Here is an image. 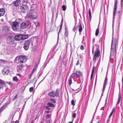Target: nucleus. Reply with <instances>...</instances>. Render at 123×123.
<instances>
[{"instance_id":"18","label":"nucleus","mask_w":123,"mask_h":123,"mask_svg":"<svg viewBox=\"0 0 123 123\" xmlns=\"http://www.w3.org/2000/svg\"><path fill=\"white\" fill-rule=\"evenodd\" d=\"M5 12V9L3 8H0V17L3 16Z\"/></svg>"},{"instance_id":"7","label":"nucleus","mask_w":123,"mask_h":123,"mask_svg":"<svg viewBox=\"0 0 123 123\" xmlns=\"http://www.w3.org/2000/svg\"><path fill=\"white\" fill-rule=\"evenodd\" d=\"M20 9L22 12L25 13L28 11V8L27 5H24L21 6Z\"/></svg>"},{"instance_id":"48","label":"nucleus","mask_w":123,"mask_h":123,"mask_svg":"<svg viewBox=\"0 0 123 123\" xmlns=\"http://www.w3.org/2000/svg\"><path fill=\"white\" fill-rule=\"evenodd\" d=\"M36 69L35 68H34L32 70V71L31 74V75L32 74L34 73V72L35 70Z\"/></svg>"},{"instance_id":"49","label":"nucleus","mask_w":123,"mask_h":123,"mask_svg":"<svg viewBox=\"0 0 123 123\" xmlns=\"http://www.w3.org/2000/svg\"><path fill=\"white\" fill-rule=\"evenodd\" d=\"M79 62H80V61H79V60H78L77 61V63L76 64V65H79L80 64Z\"/></svg>"},{"instance_id":"58","label":"nucleus","mask_w":123,"mask_h":123,"mask_svg":"<svg viewBox=\"0 0 123 123\" xmlns=\"http://www.w3.org/2000/svg\"><path fill=\"white\" fill-rule=\"evenodd\" d=\"M3 86L2 85L0 84V88L2 87H3Z\"/></svg>"},{"instance_id":"56","label":"nucleus","mask_w":123,"mask_h":123,"mask_svg":"<svg viewBox=\"0 0 123 123\" xmlns=\"http://www.w3.org/2000/svg\"><path fill=\"white\" fill-rule=\"evenodd\" d=\"M81 72L80 71H79L78 72V74H79V75H80H80H81Z\"/></svg>"},{"instance_id":"29","label":"nucleus","mask_w":123,"mask_h":123,"mask_svg":"<svg viewBox=\"0 0 123 123\" xmlns=\"http://www.w3.org/2000/svg\"><path fill=\"white\" fill-rule=\"evenodd\" d=\"M88 13L89 15V18L91 20L92 18V16L91 14V10L90 8L89 10Z\"/></svg>"},{"instance_id":"39","label":"nucleus","mask_w":123,"mask_h":123,"mask_svg":"<svg viewBox=\"0 0 123 123\" xmlns=\"http://www.w3.org/2000/svg\"><path fill=\"white\" fill-rule=\"evenodd\" d=\"M28 0H22V2L26 4L28 3Z\"/></svg>"},{"instance_id":"43","label":"nucleus","mask_w":123,"mask_h":123,"mask_svg":"<svg viewBox=\"0 0 123 123\" xmlns=\"http://www.w3.org/2000/svg\"><path fill=\"white\" fill-rule=\"evenodd\" d=\"M38 66V64H37V63H36L34 66V68L36 69V68Z\"/></svg>"},{"instance_id":"20","label":"nucleus","mask_w":123,"mask_h":123,"mask_svg":"<svg viewBox=\"0 0 123 123\" xmlns=\"http://www.w3.org/2000/svg\"><path fill=\"white\" fill-rule=\"evenodd\" d=\"M70 76L72 78L74 77H76L78 78H80V75H78L76 73H73Z\"/></svg>"},{"instance_id":"21","label":"nucleus","mask_w":123,"mask_h":123,"mask_svg":"<svg viewBox=\"0 0 123 123\" xmlns=\"http://www.w3.org/2000/svg\"><path fill=\"white\" fill-rule=\"evenodd\" d=\"M60 91V89H57L56 90L55 92V97L56 96L57 97H58L59 96V92Z\"/></svg>"},{"instance_id":"27","label":"nucleus","mask_w":123,"mask_h":123,"mask_svg":"<svg viewBox=\"0 0 123 123\" xmlns=\"http://www.w3.org/2000/svg\"><path fill=\"white\" fill-rule=\"evenodd\" d=\"M6 62L7 61L5 60L2 59L0 60V64H1L2 63L5 64L6 63Z\"/></svg>"},{"instance_id":"35","label":"nucleus","mask_w":123,"mask_h":123,"mask_svg":"<svg viewBox=\"0 0 123 123\" xmlns=\"http://www.w3.org/2000/svg\"><path fill=\"white\" fill-rule=\"evenodd\" d=\"M13 80L14 81H17L18 80V79L17 78V77L16 76H14L13 77Z\"/></svg>"},{"instance_id":"24","label":"nucleus","mask_w":123,"mask_h":123,"mask_svg":"<svg viewBox=\"0 0 123 123\" xmlns=\"http://www.w3.org/2000/svg\"><path fill=\"white\" fill-rule=\"evenodd\" d=\"M68 35V33L67 29L66 28H65V38L66 37H67Z\"/></svg>"},{"instance_id":"2","label":"nucleus","mask_w":123,"mask_h":123,"mask_svg":"<svg viewBox=\"0 0 123 123\" xmlns=\"http://www.w3.org/2000/svg\"><path fill=\"white\" fill-rule=\"evenodd\" d=\"M27 59L25 56H21L17 57L15 60V62L17 64L24 63L26 62Z\"/></svg>"},{"instance_id":"16","label":"nucleus","mask_w":123,"mask_h":123,"mask_svg":"<svg viewBox=\"0 0 123 123\" xmlns=\"http://www.w3.org/2000/svg\"><path fill=\"white\" fill-rule=\"evenodd\" d=\"M31 40L32 43H37L38 41V39L35 37H32L31 38ZM31 44L32 45L33 44L32 43Z\"/></svg>"},{"instance_id":"25","label":"nucleus","mask_w":123,"mask_h":123,"mask_svg":"<svg viewBox=\"0 0 123 123\" xmlns=\"http://www.w3.org/2000/svg\"><path fill=\"white\" fill-rule=\"evenodd\" d=\"M62 22H61V25H60V26L59 30V32H58V37H59V32L62 29Z\"/></svg>"},{"instance_id":"31","label":"nucleus","mask_w":123,"mask_h":123,"mask_svg":"<svg viewBox=\"0 0 123 123\" xmlns=\"http://www.w3.org/2000/svg\"><path fill=\"white\" fill-rule=\"evenodd\" d=\"M99 32V29L98 28L96 30L95 32V35L97 36L98 35Z\"/></svg>"},{"instance_id":"54","label":"nucleus","mask_w":123,"mask_h":123,"mask_svg":"<svg viewBox=\"0 0 123 123\" xmlns=\"http://www.w3.org/2000/svg\"><path fill=\"white\" fill-rule=\"evenodd\" d=\"M113 114L112 113H111L110 114V115L109 117V118H110L111 117V116H112V115Z\"/></svg>"},{"instance_id":"57","label":"nucleus","mask_w":123,"mask_h":123,"mask_svg":"<svg viewBox=\"0 0 123 123\" xmlns=\"http://www.w3.org/2000/svg\"><path fill=\"white\" fill-rule=\"evenodd\" d=\"M95 41V39L94 38H93L92 39V42L93 43H94Z\"/></svg>"},{"instance_id":"40","label":"nucleus","mask_w":123,"mask_h":123,"mask_svg":"<svg viewBox=\"0 0 123 123\" xmlns=\"http://www.w3.org/2000/svg\"><path fill=\"white\" fill-rule=\"evenodd\" d=\"M49 107V106H45V108L47 110H49L50 109V108Z\"/></svg>"},{"instance_id":"3","label":"nucleus","mask_w":123,"mask_h":123,"mask_svg":"<svg viewBox=\"0 0 123 123\" xmlns=\"http://www.w3.org/2000/svg\"><path fill=\"white\" fill-rule=\"evenodd\" d=\"M95 48L96 50L94 52L93 57V62H96L97 58L100 55V51L99 47L97 46H96Z\"/></svg>"},{"instance_id":"50","label":"nucleus","mask_w":123,"mask_h":123,"mask_svg":"<svg viewBox=\"0 0 123 123\" xmlns=\"http://www.w3.org/2000/svg\"><path fill=\"white\" fill-rule=\"evenodd\" d=\"M80 49L81 50H83L84 49L83 46L82 45H81L80 47Z\"/></svg>"},{"instance_id":"23","label":"nucleus","mask_w":123,"mask_h":123,"mask_svg":"<svg viewBox=\"0 0 123 123\" xmlns=\"http://www.w3.org/2000/svg\"><path fill=\"white\" fill-rule=\"evenodd\" d=\"M47 105L48 106L50 107H55V105L52 103L49 102L47 103Z\"/></svg>"},{"instance_id":"4","label":"nucleus","mask_w":123,"mask_h":123,"mask_svg":"<svg viewBox=\"0 0 123 123\" xmlns=\"http://www.w3.org/2000/svg\"><path fill=\"white\" fill-rule=\"evenodd\" d=\"M26 17L29 19H35L37 18V13L31 12V11H29L27 13Z\"/></svg>"},{"instance_id":"41","label":"nucleus","mask_w":123,"mask_h":123,"mask_svg":"<svg viewBox=\"0 0 123 123\" xmlns=\"http://www.w3.org/2000/svg\"><path fill=\"white\" fill-rule=\"evenodd\" d=\"M71 103L72 105H73V106L74 105H75L74 102V101L73 99L72 100L71 102Z\"/></svg>"},{"instance_id":"30","label":"nucleus","mask_w":123,"mask_h":123,"mask_svg":"<svg viewBox=\"0 0 123 123\" xmlns=\"http://www.w3.org/2000/svg\"><path fill=\"white\" fill-rule=\"evenodd\" d=\"M22 40H24L27 39L28 37V36L27 35H22Z\"/></svg>"},{"instance_id":"52","label":"nucleus","mask_w":123,"mask_h":123,"mask_svg":"<svg viewBox=\"0 0 123 123\" xmlns=\"http://www.w3.org/2000/svg\"><path fill=\"white\" fill-rule=\"evenodd\" d=\"M122 11H120V12L118 13L119 15L120 16L122 14Z\"/></svg>"},{"instance_id":"10","label":"nucleus","mask_w":123,"mask_h":123,"mask_svg":"<svg viewBox=\"0 0 123 123\" xmlns=\"http://www.w3.org/2000/svg\"><path fill=\"white\" fill-rule=\"evenodd\" d=\"M117 0H115V3L114 4V7L113 9V19H114L115 15L116 12V10L117 8Z\"/></svg>"},{"instance_id":"45","label":"nucleus","mask_w":123,"mask_h":123,"mask_svg":"<svg viewBox=\"0 0 123 123\" xmlns=\"http://www.w3.org/2000/svg\"><path fill=\"white\" fill-rule=\"evenodd\" d=\"M50 116V115H49V114H48V115H47L46 117V119L49 118V117Z\"/></svg>"},{"instance_id":"11","label":"nucleus","mask_w":123,"mask_h":123,"mask_svg":"<svg viewBox=\"0 0 123 123\" xmlns=\"http://www.w3.org/2000/svg\"><path fill=\"white\" fill-rule=\"evenodd\" d=\"M78 27L79 28V31L80 34L82 31V25L80 24L79 25H78V26L76 27V28L74 27L73 29V31H77Z\"/></svg>"},{"instance_id":"5","label":"nucleus","mask_w":123,"mask_h":123,"mask_svg":"<svg viewBox=\"0 0 123 123\" xmlns=\"http://www.w3.org/2000/svg\"><path fill=\"white\" fill-rule=\"evenodd\" d=\"M7 43L10 45H14L16 44L14 38L12 36L8 37L6 39Z\"/></svg>"},{"instance_id":"32","label":"nucleus","mask_w":123,"mask_h":123,"mask_svg":"<svg viewBox=\"0 0 123 123\" xmlns=\"http://www.w3.org/2000/svg\"><path fill=\"white\" fill-rule=\"evenodd\" d=\"M5 108V106L4 105L2 106L0 108V113Z\"/></svg>"},{"instance_id":"59","label":"nucleus","mask_w":123,"mask_h":123,"mask_svg":"<svg viewBox=\"0 0 123 123\" xmlns=\"http://www.w3.org/2000/svg\"><path fill=\"white\" fill-rule=\"evenodd\" d=\"M15 123H19V122L17 120L15 122Z\"/></svg>"},{"instance_id":"1","label":"nucleus","mask_w":123,"mask_h":123,"mask_svg":"<svg viewBox=\"0 0 123 123\" xmlns=\"http://www.w3.org/2000/svg\"><path fill=\"white\" fill-rule=\"evenodd\" d=\"M118 38L116 35L115 37H112L111 45L110 58L111 59L115 58L117 53V48Z\"/></svg>"},{"instance_id":"19","label":"nucleus","mask_w":123,"mask_h":123,"mask_svg":"<svg viewBox=\"0 0 123 123\" xmlns=\"http://www.w3.org/2000/svg\"><path fill=\"white\" fill-rule=\"evenodd\" d=\"M2 29L3 31L6 32L9 31L10 30V27L7 26H4Z\"/></svg>"},{"instance_id":"34","label":"nucleus","mask_w":123,"mask_h":123,"mask_svg":"<svg viewBox=\"0 0 123 123\" xmlns=\"http://www.w3.org/2000/svg\"><path fill=\"white\" fill-rule=\"evenodd\" d=\"M50 100L53 103H56V101L54 99L51 98L50 99Z\"/></svg>"},{"instance_id":"14","label":"nucleus","mask_w":123,"mask_h":123,"mask_svg":"<svg viewBox=\"0 0 123 123\" xmlns=\"http://www.w3.org/2000/svg\"><path fill=\"white\" fill-rule=\"evenodd\" d=\"M107 77H106L105 80H104V83L103 85V92L105 89L107 83Z\"/></svg>"},{"instance_id":"51","label":"nucleus","mask_w":123,"mask_h":123,"mask_svg":"<svg viewBox=\"0 0 123 123\" xmlns=\"http://www.w3.org/2000/svg\"><path fill=\"white\" fill-rule=\"evenodd\" d=\"M114 110H115V108H114L112 110V111L111 113L113 114V113L114 112Z\"/></svg>"},{"instance_id":"53","label":"nucleus","mask_w":123,"mask_h":123,"mask_svg":"<svg viewBox=\"0 0 123 123\" xmlns=\"http://www.w3.org/2000/svg\"><path fill=\"white\" fill-rule=\"evenodd\" d=\"M19 68H23V65H20L19 66Z\"/></svg>"},{"instance_id":"9","label":"nucleus","mask_w":123,"mask_h":123,"mask_svg":"<svg viewBox=\"0 0 123 123\" xmlns=\"http://www.w3.org/2000/svg\"><path fill=\"white\" fill-rule=\"evenodd\" d=\"M37 6L35 4L32 5L31 6L30 11L31 12L37 13Z\"/></svg>"},{"instance_id":"47","label":"nucleus","mask_w":123,"mask_h":123,"mask_svg":"<svg viewBox=\"0 0 123 123\" xmlns=\"http://www.w3.org/2000/svg\"><path fill=\"white\" fill-rule=\"evenodd\" d=\"M51 119H49L48 120H47V123H50Z\"/></svg>"},{"instance_id":"61","label":"nucleus","mask_w":123,"mask_h":123,"mask_svg":"<svg viewBox=\"0 0 123 123\" xmlns=\"http://www.w3.org/2000/svg\"><path fill=\"white\" fill-rule=\"evenodd\" d=\"M94 116V115L93 116V118H92V121H91V123H92V121H93V118Z\"/></svg>"},{"instance_id":"8","label":"nucleus","mask_w":123,"mask_h":123,"mask_svg":"<svg viewBox=\"0 0 123 123\" xmlns=\"http://www.w3.org/2000/svg\"><path fill=\"white\" fill-rule=\"evenodd\" d=\"M30 43L29 40H26L25 42L23 48L25 50H27L28 49Z\"/></svg>"},{"instance_id":"64","label":"nucleus","mask_w":123,"mask_h":123,"mask_svg":"<svg viewBox=\"0 0 123 123\" xmlns=\"http://www.w3.org/2000/svg\"><path fill=\"white\" fill-rule=\"evenodd\" d=\"M68 123H73L72 122H69Z\"/></svg>"},{"instance_id":"63","label":"nucleus","mask_w":123,"mask_h":123,"mask_svg":"<svg viewBox=\"0 0 123 123\" xmlns=\"http://www.w3.org/2000/svg\"><path fill=\"white\" fill-rule=\"evenodd\" d=\"M34 121H32L31 123H34Z\"/></svg>"},{"instance_id":"38","label":"nucleus","mask_w":123,"mask_h":123,"mask_svg":"<svg viewBox=\"0 0 123 123\" xmlns=\"http://www.w3.org/2000/svg\"><path fill=\"white\" fill-rule=\"evenodd\" d=\"M121 8L122 9L123 7V0H121Z\"/></svg>"},{"instance_id":"55","label":"nucleus","mask_w":123,"mask_h":123,"mask_svg":"<svg viewBox=\"0 0 123 123\" xmlns=\"http://www.w3.org/2000/svg\"><path fill=\"white\" fill-rule=\"evenodd\" d=\"M94 48L93 46V47L92 48V53H94Z\"/></svg>"},{"instance_id":"46","label":"nucleus","mask_w":123,"mask_h":123,"mask_svg":"<svg viewBox=\"0 0 123 123\" xmlns=\"http://www.w3.org/2000/svg\"><path fill=\"white\" fill-rule=\"evenodd\" d=\"M107 98H108V97L107 96L106 97V99L105 100V106L106 105V104L107 100Z\"/></svg>"},{"instance_id":"37","label":"nucleus","mask_w":123,"mask_h":123,"mask_svg":"<svg viewBox=\"0 0 123 123\" xmlns=\"http://www.w3.org/2000/svg\"><path fill=\"white\" fill-rule=\"evenodd\" d=\"M62 10L63 11H65L66 9V7L65 5H63L62 6Z\"/></svg>"},{"instance_id":"13","label":"nucleus","mask_w":123,"mask_h":123,"mask_svg":"<svg viewBox=\"0 0 123 123\" xmlns=\"http://www.w3.org/2000/svg\"><path fill=\"white\" fill-rule=\"evenodd\" d=\"M22 35H18L15 36L14 37V39L17 41H19L22 40Z\"/></svg>"},{"instance_id":"28","label":"nucleus","mask_w":123,"mask_h":123,"mask_svg":"<svg viewBox=\"0 0 123 123\" xmlns=\"http://www.w3.org/2000/svg\"><path fill=\"white\" fill-rule=\"evenodd\" d=\"M95 68V66H93V68H92V73L91 74V79H92V77L93 76V74L94 72V69Z\"/></svg>"},{"instance_id":"15","label":"nucleus","mask_w":123,"mask_h":123,"mask_svg":"<svg viewBox=\"0 0 123 123\" xmlns=\"http://www.w3.org/2000/svg\"><path fill=\"white\" fill-rule=\"evenodd\" d=\"M20 0H17L13 2L14 6L15 7L18 6L20 4Z\"/></svg>"},{"instance_id":"22","label":"nucleus","mask_w":123,"mask_h":123,"mask_svg":"<svg viewBox=\"0 0 123 123\" xmlns=\"http://www.w3.org/2000/svg\"><path fill=\"white\" fill-rule=\"evenodd\" d=\"M48 95L51 97H55V92L53 91H52L48 94Z\"/></svg>"},{"instance_id":"33","label":"nucleus","mask_w":123,"mask_h":123,"mask_svg":"<svg viewBox=\"0 0 123 123\" xmlns=\"http://www.w3.org/2000/svg\"><path fill=\"white\" fill-rule=\"evenodd\" d=\"M121 96L119 97L118 101L117 103V105H118L119 104L120 102V100H121Z\"/></svg>"},{"instance_id":"44","label":"nucleus","mask_w":123,"mask_h":123,"mask_svg":"<svg viewBox=\"0 0 123 123\" xmlns=\"http://www.w3.org/2000/svg\"><path fill=\"white\" fill-rule=\"evenodd\" d=\"M72 117L74 118L76 117V114L75 113H74L72 115Z\"/></svg>"},{"instance_id":"42","label":"nucleus","mask_w":123,"mask_h":123,"mask_svg":"<svg viewBox=\"0 0 123 123\" xmlns=\"http://www.w3.org/2000/svg\"><path fill=\"white\" fill-rule=\"evenodd\" d=\"M33 90V88L32 87H30L29 89V91L31 92Z\"/></svg>"},{"instance_id":"12","label":"nucleus","mask_w":123,"mask_h":123,"mask_svg":"<svg viewBox=\"0 0 123 123\" xmlns=\"http://www.w3.org/2000/svg\"><path fill=\"white\" fill-rule=\"evenodd\" d=\"M2 73L4 75H7L9 73V68L7 67H5L2 70Z\"/></svg>"},{"instance_id":"6","label":"nucleus","mask_w":123,"mask_h":123,"mask_svg":"<svg viewBox=\"0 0 123 123\" xmlns=\"http://www.w3.org/2000/svg\"><path fill=\"white\" fill-rule=\"evenodd\" d=\"M19 23L18 22L14 21L12 22V29L14 31H17L18 30Z\"/></svg>"},{"instance_id":"60","label":"nucleus","mask_w":123,"mask_h":123,"mask_svg":"<svg viewBox=\"0 0 123 123\" xmlns=\"http://www.w3.org/2000/svg\"><path fill=\"white\" fill-rule=\"evenodd\" d=\"M17 97V95H16V96H15V97H14V98H13V100H14L15 99V98H16V97Z\"/></svg>"},{"instance_id":"62","label":"nucleus","mask_w":123,"mask_h":123,"mask_svg":"<svg viewBox=\"0 0 123 123\" xmlns=\"http://www.w3.org/2000/svg\"><path fill=\"white\" fill-rule=\"evenodd\" d=\"M46 112L47 113H49V111H46Z\"/></svg>"},{"instance_id":"36","label":"nucleus","mask_w":123,"mask_h":123,"mask_svg":"<svg viewBox=\"0 0 123 123\" xmlns=\"http://www.w3.org/2000/svg\"><path fill=\"white\" fill-rule=\"evenodd\" d=\"M0 84L2 85L3 86L5 84V83L2 80L0 79Z\"/></svg>"},{"instance_id":"26","label":"nucleus","mask_w":123,"mask_h":123,"mask_svg":"<svg viewBox=\"0 0 123 123\" xmlns=\"http://www.w3.org/2000/svg\"><path fill=\"white\" fill-rule=\"evenodd\" d=\"M72 78L70 76L69 77L68 79V82L69 85L70 86L72 83Z\"/></svg>"},{"instance_id":"17","label":"nucleus","mask_w":123,"mask_h":123,"mask_svg":"<svg viewBox=\"0 0 123 123\" xmlns=\"http://www.w3.org/2000/svg\"><path fill=\"white\" fill-rule=\"evenodd\" d=\"M27 24L25 22L22 23L20 25L21 28L23 29H25L26 27H27Z\"/></svg>"}]
</instances>
